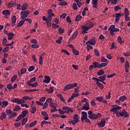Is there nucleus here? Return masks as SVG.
<instances>
[{
    "instance_id": "nucleus-1",
    "label": "nucleus",
    "mask_w": 130,
    "mask_h": 130,
    "mask_svg": "<svg viewBox=\"0 0 130 130\" xmlns=\"http://www.w3.org/2000/svg\"><path fill=\"white\" fill-rule=\"evenodd\" d=\"M88 117L90 119H98L99 117H101L102 116V114L100 113H98L97 114H93V112L91 111H89L88 112Z\"/></svg>"
},
{
    "instance_id": "nucleus-2",
    "label": "nucleus",
    "mask_w": 130,
    "mask_h": 130,
    "mask_svg": "<svg viewBox=\"0 0 130 130\" xmlns=\"http://www.w3.org/2000/svg\"><path fill=\"white\" fill-rule=\"evenodd\" d=\"M6 114L9 116V118L10 119L13 118V117H15L16 115H17V112H15L12 111L11 109H7L6 110Z\"/></svg>"
},
{
    "instance_id": "nucleus-3",
    "label": "nucleus",
    "mask_w": 130,
    "mask_h": 130,
    "mask_svg": "<svg viewBox=\"0 0 130 130\" xmlns=\"http://www.w3.org/2000/svg\"><path fill=\"white\" fill-rule=\"evenodd\" d=\"M77 86H78V84L77 83H75L74 84H67L64 87L63 90L64 91L71 90V89H73V88H75V87H77Z\"/></svg>"
},
{
    "instance_id": "nucleus-4",
    "label": "nucleus",
    "mask_w": 130,
    "mask_h": 130,
    "mask_svg": "<svg viewBox=\"0 0 130 130\" xmlns=\"http://www.w3.org/2000/svg\"><path fill=\"white\" fill-rule=\"evenodd\" d=\"M49 106H50L52 108H53L51 109L50 110L51 112H55V111H57V109H56V106H57V104H56V103H50L49 104Z\"/></svg>"
},
{
    "instance_id": "nucleus-5",
    "label": "nucleus",
    "mask_w": 130,
    "mask_h": 130,
    "mask_svg": "<svg viewBox=\"0 0 130 130\" xmlns=\"http://www.w3.org/2000/svg\"><path fill=\"white\" fill-rule=\"evenodd\" d=\"M92 79L96 80V82H103V81H105V80H106V76L105 74H104L103 76L99 77V79L97 78L93 77Z\"/></svg>"
},
{
    "instance_id": "nucleus-6",
    "label": "nucleus",
    "mask_w": 130,
    "mask_h": 130,
    "mask_svg": "<svg viewBox=\"0 0 130 130\" xmlns=\"http://www.w3.org/2000/svg\"><path fill=\"white\" fill-rule=\"evenodd\" d=\"M21 19H25V18H27L28 17V15L30 14V11L27 10L26 11H22L21 12Z\"/></svg>"
},
{
    "instance_id": "nucleus-7",
    "label": "nucleus",
    "mask_w": 130,
    "mask_h": 130,
    "mask_svg": "<svg viewBox=\"0 0 130 130\" xmlns=\"http://www.w3.org/2000/svg\"><path fill=\"white\" fill-rule=\"evenodd\" d=\"M112 107H114L113 108H112L110 110V112H117L118 110H120V109H121V107H119L118 105H113L112 106Z\"/></svg>"
},
{
    "instance_id": "nucleus-8",
    "label": "nucleus",
    "mask_w": 130,
    "mask_h": 130,
    "mask_svg": "<svg viewBox=\"0 0 130 130\" xmlns=\"http://www.w3.org/2000/svg\"><path fill=\"white\" fill-rule=\"evenodd\" d=\"M120 116H124V118H126V117H128L129 115L127 113V112L125 111V109H123L122 111H120L119 113Z\"/></svg>"
},
{
    "instance_id": "nucleus-9",
    "label": "nucleus",
    "mask_w": 130,
    "mask_h": 130,
    "mask_svg": "<svg viewBox=\"0 0 130 130\" xmlns=\"http://www.w3.org/2000/svg\"><path fill=\"white\" fill-rule=\"evenodd\" d=\"M90 109V106L89 105V102H86L85 104L83 105L82 110H89Z\"/></svg>"
},
{
    "instance_id": "nucleus-10",
    "label": "nucleus",
    "mask_w": 130,
    "mask_h": 130,
    "mask_svg": "<svg viewBox=\"0 0 130 130\" xmlns=\"http://www.w3.org/2000/svg\"><path fill=\"white\" fill-rule=\"evenodd\" d=\"M106 121H105V119H103L101 121V122L98 124V125L100 126V127H104L105 126V123Z\"/></svg>"
},
{
    "instance_id": "nucleus-11",
    "label": "nucleus",
    "mask_w": 130,
    "mask_h": 130,
    "mask_svg": "<svg viewBox=\"0 0 130 130\" xmlns=\"http://www.w3.org/2000/svg\"><path fill=\"white\" fill-rule=\"evenodd\" d=\"M86 45H89V44H90V45H95L96 44V41H95V39H93L91 40V41H88L86 42Z\"/></svg>"
},
{
    "instance_id": "nucleus-12",
    "label": "nucleus",
    "mask_w": 130,
    "mask_h": 130,
    "mask_svg": "<svg viewBox=\"0 0 130 130\" xmlns=\"http://www.w3.org/2000/svg\"><path fill=\"white\" fill-rule=\"evenodd\" d=\"M120 17H121V13H118L116 14L115 16V23H118V21H119V19H120Z\"/></svg>"
},
{
    "instance_id": "nucleus-13",
    "label": "nucleus",
    "mask_w": 130,
    "mask_h": 130,
    "mask_svg": "<svg viewBox=\"0 0 130 130\" xmlns=\"http://www.w3.org/2000/svg\"><path fill=\"white\" fill-rule=\"evenodd\" d=\"M27 84L28 86L32 87V88H34V87H36L37 86V85H38V83H37V82H34V83H30V81H27Z\"/></svg>"
},
{
    "instance_id": "nucleus-14",
    "label": "nucleus",
    "mask_w": 130,
    "mask_h": 130,
    "mask_svg": "<svg viewBox=\"0 0 130 130\" xmlns=\"http://www.w3.org/2000/svg\"><path fill=\"white\" fill-rule=\"evenodd\" d=\"M17 6V4L16 3H14L13 2H9L8 4V8H13Z\"/></svg>"
},
{
    "instance_id": "nucleus-15",
    "label": "nucleus",
    "mask_w": 130,
    "mask_h": 130,
    "mask_svg": "<svg viewBox=\"0 0 130 130\" xmlns=\"http://www.w3.org/2000/svg\"><path fill=\"white\" fill-rule=\"evenodd\" d=\"M2 105L1 106V107L2 108H5V107H7L8 105H9V102L8 101H4L2 102Z\"/></svg>"
},
{
    "instance_id": "nucleus-16",
    "label": "nucleus",
    "mask_w": 130,
    "mask_h": 130,
    "mask_svg": "<svg viewBox=\"0 0 130 130\" xmlns=\"http://www.w3.org/2000/svg\"><path fill=\"white\" fill-rule=\"evenodd\" d=\"M92 4L93 5L92 7L96 9L97 6H98V0H92Z\"/></svg>"
},
{
    "instance_id": "nucleus-17",
    "label": "nucleus",
    "mask_w": 130,
    "mask_h": 130,
    "mask_svg": "<svg viewBox=\"0 0 130 130\" xmlns=\"http://www.w3.org/2000/svg\"><path fill=\"white\" fill-rule=\"evenodd\" d=\"M78 36V31L76 30L72 35V37L69 39V41H72V40H74L75 38H76Z\"/></svg>"
},
{
    "instance_id": "nucleus-18",
    "label": "nucleus",
    "mask_w": 130,
    "mask_h": 130,
    "mask_svg": "<svg viewBox=\"0 0 130 130\" xmlns=\"http://www.w3.org/2000/svg\"><path fill=\"white\" fill-rule=\"evenodd\" d=\"M2 14H3V15H4L5 16H9V15H11L10 10H5L3 11Z\"/></svg>"
},
{
    "instance_id": "nucleus-19",
    "label": "nucleus",
    "mask_w": 130,
    "mask_h": 130,
    "mask_svg": "<svg viewBox=\"0 0 130 130\" xmlns=\"http://www.w3.org/2000/svg\"><path fill=\"white\" fill-rule=\"evenodd\" d=\"M7 35L8 36V40H12V38L15 36V34L13 32H9Z\"/></svg>"
},
{
    "instance_id": "nucleus-20",
    "label": "nucleus",
    "mask_w": 130,
    "mask_h": 130,
    "mask_svg": "<svg viewBox=\"0 0 130 130\" xmlns=\"http://www.w3.org/2000/svg\"><path fill=\"white\" fill-rule=\"evenodd\" d=\"M7 118V114H6V112H3L1 114V115L0 116V119L1 120H4L5 118Z\"/></svg>"
},
{
    "instance_id": "nucleus-21",
    "label": "nucleus",
    "mask_w": 130,
    "mask_h": 130,
    "mask_svg": "<svg viewBox=\"0 0 130 130\" xmlns=\"http://www.w3.org/2000/svg\"><path fill=\"white\" fill-rule=\"evenodd\" d=\"M92 64H93L94 69H96V68L100 69V64L98 62L94 61L92 63Z\"/></svg>"
},
{
    "instance_id": "nucleus-22",
    "label": "nucleus",
    "mask_w": 130,
    "mask_h": 130,
    "mask_svg": "<svg viewBox=\"0 0 130 130\" xmlns=\"http://www.w3.org/2000/svg\"><path fill=\"white\" fill-rule=\"evenodd\" d=\"M86 26H87L89 29H91V28H93V27H94V24L91 22H89L86 24Z\"/></svg>"
},
{
    "instance_id": "nucleus-23",
    "label": "nucleus",
    "mask_w": 130,
    "mask_h": 130,
    "mask_svg": "<svg viewBox=\"0 0 130 130\" xmlns=\"http://www.w3.org/2000/svg\"><path fill=\"white\" fill-rule=\"evenodd\" d=\"M124 13L125 17H128V15H129V11L127 8L124 9Z\"/></svg>"
},
{
    "instance_id": "nucleus-24",
    "label": "nucleus",
    "mask_w": 130,
    "mask_h": 130,
    "mask_svg": "<svg viewBox=\"0 0 130 130\" xmlns=\"http://www.w3.org/2000/svg\"><path fill=\"white\" fill-rule=\"evenodd\" d=\"M81 1H83V0H74L75 3L77 4V6L78 8H81V7H82V2H80Z\"/></svg>"
},
{
    "instance_id": "nucleus-25",
    "label": "nucleus",
    "mask_w": 130,
    "mask_h": 130,
    "mask_svg": "<svg viewBox=\"0 0 130 130\" xmlns=\"http://www.w3.org/2000/svg\"><path fill=\"white\" fill-rule=\"evenodd\" d=\"M28 113V111L27 110H24L22 111L21 116L23 118L24 117H26V115H27V114Z\"/></svg>"
},
{
    "instance_id": "nucleus-26",
    "label": "nucleus",
    "mask_w": 130,
    "mask_h": 130,
    "mask_svg": "<svg viewBox=\"0 0 130 130\" xmlns=\"http://www.w3.org/2000/svg\"><path fill=\"white\" fill-rule=\"evenodd\" d=\"M51 123V122H47V121H42L41 123V125L42 127H43V125H44L45 124H50Z\"/></svg>"
},
{
    "instance_id": "nucleus-27",
    "label": "nucleus",
    "mask_w": 130,
    "mask_h": 130,
    "mask_svg": "<svg viewBox=\"0 0 130 130\" xmlns=\"http://www.w3.org/2000/svg\"><path fill=\"white\" fill-rule=\"evenodd\" d=\"M48 15L49 16H52V17H54V13H52V9H49L47 10Z\"/></svg>"
},
{
    "instance_id": "nucleus-28",
    "label": "nucleus",
    "mask_w": 130,
    "mask_h": 130,
    "mask_svg": "<svg viewBox=\"0 0 130 130\" xmlns=\"http://www.w3.org/2000/svg\"><path fill=\"white\" fill-rule=\"evenodd\" d=\"M81 114H82V116L81 117V119H83V118H85V117H87V116H88V115L87 114V112L85 111H82L81 112Z\"/></svg>"
},
{
    "instance_id": "nucleus-29",
    "label": "nucleus",
    "mask_w": 130,
    "mask_h": 130,
    "mask_svg": "<svg viewBox=\"0 0 130 130\" xmlns=\"http://www.w3.org/2000/svg\"><path fill=\"white\" fill-rule=\"evenodd\" d=\"M57 97L59 98V99L62 101L63 103H66V101H64V99L62 97V95H61V94H59L57 95Z\"/></svg>"
},
{
    "instance_id": "nucleus-30",
    "label": "nucleus",
    "mask_w": 130,
    "mask_h": 130,
    "mask_svg": "<svg viewBox=\"0 0 130 130\" xmlns=\"http://www.w3.org/2000/svg\"><path fill=\"white\" fill-rule=\"evenodd\" d=\"M73 120H75L76 121H77V122H79V121H80V120H79V116H78V114H76L73 116Z\"/></svg>"
},
{
    "instance_id": "nucleus-31",
    "label": "nucleus",
    "mask_w": 130,
    "mask_h": 130,
    "mask_svg": "<svg viewBox=\"0 0 130 130\" xmlns=\"http://www.w3.org/2000/svg\"><path fill=\"white\" fill-rule=\"evenodd\" d=\"M84 120H85L86 122H88V123H91V121H90V120L87 117H86L85 118H83V119H81V121L82 122H84Z\"/></svg>"
},
{
    "instance_id": "nucleus-32",
    "label": "nucleus",
    "mask_w": 130,
    "mask_h": 130,
    "mask_svg": "<svg viewBox=\"0 0 130 130\" xmlns=\"http://www.w3.org/2000/svg\"><path fill=\"white\" fill-rule=\"evenodd\" d=\"M104 70L102 69L99 71L97 73L98 76H102V75H104Z\"/></svg>"
},
{
    "instance_id": "nucleus-33",
    "label": "nucleus",
    "mask_w": 130,
    "mask_h": 130,
    "mask_svg": "<svg viewBox=\"0 0 130 130\" xmlns=\"http://www.w3.org/2000/svg\"><path fill=\"white\" fill-rule=\"evenodd\" d=\"M24 23H25V21L24 20L20 21L17 25V27H22Z\"/></svg>"
},
{
    "instance_id": "nucleus-34",
    "label": "nucleus",
    "mask_w": 130,
    "mask_h": 130,
    "mask_svg": "<svg viewBox=\"0 0 130 130\" xmlns=\"http://www.w3.org/2000/svg\"><path fill=\"white\" fill-rule=\"evenodd\" d=\"M109 62H107L106 63H101L100 64V69L101 68H104V67H106L108 64Z\"/></svg>"
},
{
    "instance_id": "nucleus-35",
    "label": "nucleus",
    "mask_w": 130,
    "mask_h": 130,
    "mask_svg": "<svg viewBox=\"0 0 130 130\" xmlns=\"http://www.w3.org/2000/svg\"><path fill=\"white\" fill-rule=\"evenodd\" d=\"M100 81H96V85L99 86L100 89H104V87L103 86V84L102 83H100Z\"/></svg>"
},
{
    "instance_id": "nucleus-36",
    "label": "nucleus",
    "mask_w": 130,
    "mask_h": 130,
    "mask_svg": "<svg viewBox=\"0 0 130 130\" xmlns=\"http://www.w3.org/2000/svg\"><path fill=\"white\" fill-rule=\"evenodd\" d=\"M119 100L120 101H122V102H123V101H125V100H126V96L123 95L122 96H120L119 98Z\"/></svg>"
},
{
    "instance_id": "nucleus-37",
    "label": "nucleus",
    "mask_w": 130,
    "mask_h": 130,
    "mask_svg": "<svg viewBox=\"0 0 130 130\" xmlns=\"http://www.w3.org/2000/svg\"><path fill=\"white\" fill-rule=\"evenodd\" d=\"M118 42L119 43H120L121 44H122L123 43H124V42L122 41V39L121 38V37L119 36L117 38Z\"/></svg>"
},
{
    "instance_id": "nucleus-38",
    "label": "nucleus",
    "mask_w": 130,
    "mask_h": 130,
    "mask_svg": "<svg viewBox=\"0 0 130 130\" xmlns=\"http://www.w3.org/2000/svg\"><path fill=\"white\" fill-rule=\"evenodd\" d=\"M61 40H62V37H60L57 40H56V43L58 44H61Z\"/></svg>"
},
{
    "instance_id": "nucleus-39",
    "label": "nucleus",
    "mask_w": 130,
    "mask_h": 130,
    "mask_svg": "<svg viewBox=\"0 0 130 130\" xmlns=\"http://www.w3.org/2000/svg\"><path fill=\"white\" fill-rule=\"evenodd\" d=\"M36 123H37V120H35V121L32 122L31 123H30V124L29 125V127H32V126H35V125H36Z\"/></svg>"
},
{
    "instance_id": "nucleus-40",
    "label": "nucleus",
    "mask_w": 130,
    "mask_h": 130,
    "mask_svg": "<svg viewBox=\"0 0 130 130\" xmlns=\"http://www.w3.org/2000/svg\"><path fill=\"white\" fill-rule=\"evenodd\" d=\"M37 91H39V89H27L25 90V92H37Z\"/></svg>"
},
{
    "instance_id": "nucleus-41",
    "label": "nucleus",
    "mask_w": 130,
    "mask_h": 130,
    "mask_svg": "<svg viewBox=\"0 0 130 130\" xmlns=\"http://www.w3.org/2000/svg\"><path fill=\"white\" fill-rule=\"evenodd\" d=\"M53 91H54V88L53 87H50L48 90V94H51V93H53Z\"/></svg>"
},
{
    "instance_id": "nucleus-42",
    "label": "nucleus",
    "mask_w": 130,
    "mask_h": 130,
    "mask_svg": "<svg viewBox=\"0 0 130 130\" xmlns=\"http://www.w3.org/2000/svg\"><path fill=\"white\" fill-rule=\"evenodd\" d=\"M58 6H67L68 3L67 2H60L58 4Z\"/></svg>"
},
{
    "instance_id": "nucleus-43",
    "label": "nucleus",
    "mask_w": 130,
    "mask_h": 130,
    "mask_svg": "<svg viewBox=\"0 0 130 130\" xmlns=\"http://www.w3.org/2000/svg\"><path fill=\"white\" fill-rule=\"evenodd\" d=\"M34 70H35V67L31 66H30L28 69V72H32L33 71H34Z\"/></svg>"
},
{
    "instance_id": "nucleus-44",
    "label": "nucleus",
    "mask_w": 130,
    "mask_h": 130,
    "mask_svg": "<svg viewBox=\"0 0 130 130\" xmlns=\"http://www.w3.org/2000/svg\"><path fill=\"white\" fill-rule=\"evenodd\" d=\"M28 121V118L26 117L22 119V124L24 125V124H26V122Z\"/></svg>"
},
{
    "instance_id": "nucleus-45",
    "label": "nucleus",
    "mask_w": 130,
    "mask_h": 130,
    "mask_svg": "<svg viewBox=\"0 0 130 130\" xmlns=\"http://www.w3.org/2000/svg\"><path fill=\"white\" fill-rule=\"evenodd\" d=\"M82 19V16L77 15L75 18V21L78 22V21H80Z\"/></svg>"
},
{
    "instance_id": "nucleus-46",
    "label": "nucleus",
    "mask_w": 130,
    "mask_h": 130,
    "mask_svg": "<svg viewBox=\"0 0 130 130\" xmlns=\"http://www.w3.org/2000/svg\"><path fill=\"white\" fill-rule=\"evenodd\" d=\"M16 80H17V75H14L12 77L11 82L12 83H14V82H15V81H16Z\"/></svg>"
},
{
    "instance_id": "nucleus-47",
    "label": "nucleus",
    "mask_w": 130,
    "mask_h": 130,
    "mask_svg": "<svg viewBox=\"0 0 130 130\" xmlns=\"http://www.w3.org/2000/svg\"><path fill=\"white\" fill-rule=\"evenodd\" d=\"M72 51L75 55H79V51L77 50L76 49H73Z\"/></svg>"
},
{
    "instance_id": "nucleus-48",
    "label": "nucleus",
    "mask_w": 130,
    "mask_h": 130,
    "mask_svg": "<svg viewBox=\"0 0 130 130\" xmlns=\"http://www.w3.org/2000/svg\"><path fill=\"white\" fill-rule=\"evenodd\" d=\"M94 51L96 56H100V54L99 53V51H98V49H94Z\"/></svg>"
},
{
    "instance_id": "nucleus-49",
    "label": "nucleus",
    "mask_w": 130,
    "mask_h": 130,
    "mask_svg": "<svg viewBox=\"0 0 130 130\" xmlns=\"http://www.w3.org/2000/svg\"><path fill=\"white\" fill-rule=\"evenodd\" d=\"M115 76H116V74L113 73L112 74L108 75L107 77L109 79H110V78H113V77Z\"/></svg>"
},
{
    "instance_id": "nucleus-50",
    "label": "nucleus",
    "mask_w": 130,
    "mask_h": 130,
    "mask_svg": "<svg viewBox=\"0 0 130 130\" xmlns=\"http://www.w3.org/2000/svg\"><path fill=\"white\" fill-rule=\"evenodd\" d=\"M21 109V107L19 106H16L14 109L13 111H19Z\"/></svg>"
},
{
    "instance_id": "nucleus-51",
    "label": "nucleus",
    "mask_w": 130,
    "mask_h": 130,
    "mask_svg": "<svg viewBox=\"0 0 130 130\" xmlns=\"http://www.w3.org/2000/svg\"><path fill=\"white\" fill-rule=\"evenodd\" d=\"M101 60L102 62H108V61H107V59L105 58L104 56L101 57Z\"/></svg>"
},
{
    "instance_id": "nucleus-52",
    "label": "nucleus",
    "mask_w": 130,
    "mask_h": 130,
    "mask_svg": "<svg viewBox=\"0 0 130 130\" xmlns=\"http://www.w3.org/2000/svg\"><path fill=\"white\" fill-rule=\"evenodd\" d=\"M7 42H8V40L6 38H4L3 40V46H6L7 45Z\"/></svg>"
},
{
    "instance_id": "nucleus-53",
    "label": "nucleus",
    "mask_w": 130,
    "mask_h": 130,
    "mask_svg": "<svg viewBox=\"0 0 130 130\" xmlns=\"http://www.w3.org/2000/svg\"><path fill=\"white\" fill-rule=\"evenodd\" d=\"M115 28V25H112L109 28V31H113Z\"/></svg>"
},
{
    "instance_id": "nucleus-54",
    "label": "nucleus",
    "mask_w": 130,
    "mask_h": 130,
    "mask_svg": "<svg viewBox=\"0 0 130 130\" xmlns=\"http://www.w3.org/2000/svg\"><path fill=\"white\" fill-rule=\"evenodd\" d=\"M96 99L99 102H102V101H103V97L102 96L97 97L96 98Z\"/></svg>"
},
{
    "instance_id": "nucleus-55",
    "label": "nucleus",
    "mask_w": 130,
    "mask_h": 130,
    "mask_svg": "<svg viewBox=\"0 0 130 130\" xmlns=\"http://www.w3.org/2000/svg\"><path fill=\"white\" fill-rule=\"evenodd\" d=\"M17 21V18H16V16H13L12 19V22L13 24H15Z\"/></svg>"
},
{
    "instance_id": "nucleus-56",
    "label": "nucleus",
    "mask_w": 130,
    "mask_h": 130,
    "mask_svg": "<svg viewBox=\"0 0 130 130\" xmlns=\"http://www.w3.org/2000/svg\"><path fill=\"white\" fill-rule=\"evenodd\" d=\"M22 118H23L22 117V114H20L17 118L16 120L15 121L18 122V121H20V120H21V119H22Z\"/></svg>"
},
{
    "instance_id": "nucleus-57",
    "label": "nucleus",
    "mask_w": 130,
    "mask_h": 130,
    "mask_svg": "<svg viewBox=\"0 0 130 130\" xmlns=\"http://www.w3.org/2000/svg\"><path fill=\"white\" fill-rule=\"evenodd\" d=\"M58 32L59 34H63V32H64V30L63 28H61V27H59L58 28Z\"/></svg>"
},
{
    "instance_id": "nucleus-58",
    "label": "nucleus",
    "mask_w": 130,
    "mask_h": 130,
    "mask_svg": "<svg viewBox=\"0 0 130 130\" xmlns=\"http://www.w3.org/2000/svg\"><path fill=\"white\" fill-rule=\"evenodd\" d=\"M11 101L13 102V103H17V104H18L19 102V99H14L11 100Z\"/></svg>"
},
{
    "instance_id": "nucleus-59",
    "label": "nucleus",
    "mask_w": 130,
    "mask_h": 130,
    "mask_svg": "<svg viewBox=\"0 0 130 130\" xmlns=\"http://www.w3.org/2000/svg\"><path fill=\"white\" fill-rule=\"evenodd\" d=\"M128 68H129V62L126 61L125 62V68L128 69Z\"/></svg>"
},
{
    "instance_id": "nucleus-60",
    "label": "nucleus",
    "mask_w": 130,
    "mask_h": 130,
    "mask_svg": "<svg viewBox=\"0 0 130 130\" xmlns=\"http://www.w3.org/2000/svg\"><path fill=\"white\" fill-rule=\"evenodd\" d=\"M46 102L47 103H49V104H50V103H53V102H52V99L51 98H48V99L46 100Z\"/></svg>"
},
{
    "instance_id": "nucleus-61",
    "label": "nucleus",
    "mask_w": 130,
    "mask_h": 130,
    "mask_svg": "<svg viewBox=\"0 0 130 130\" xmlns=\"http://www.w3.org/2000/svg\"><path fill=\"white\" fill-rule=\"evenodd\" d=\"M26 9H27V4L24 3L22 5V11H26Z\"/></svg>"
},
{
    "instance_id": "nucleus-62",
    "label": "nucleus",
    "mask_w": 130,
    "mask_h": 130,
    "mask_svg": "<svg viewBox=\"0 0 130 130\" xmlns=\"http://www.w3.org/2000/svg\"><path fill=\"white\" fill-rule=\"evenodd\" d=\"M81 29H83L85 31H88V30L90 29L87 26H86V25L82 26Z\"/></svg>"
},
{
    "instance_id": "nucleus-63",
    "label": "nucleus",
    "mask_w": 130,
    "mask_h": 130,
    "mask_svg": "<svg viewBox=\"0 0 130 130\" xmlns=\"http://www.w3.org/2000/svg\"><path fill=\"white\" fill-rule=\"evenodd\" d=\"M52 28H59V25H58V24H56L55 23H52Z\"/></svg>"
},
{
    "instance_id": "nucleus-64",
    "label": "nucleus",
    "mask_w": 130,
    "mask_h": 130,
    "mask_svg": "<svg viewBox=\"0 0 130 130\" xmlns=\"http://www.w3.org/2000/svg\"><path fill=\"white\" fill-rule=\"evenodd\" d=\"M7 88L9 90H12L13 89V86H12V84H9L8 85H7Z\"/></svg>"
}]
</instances>
